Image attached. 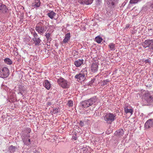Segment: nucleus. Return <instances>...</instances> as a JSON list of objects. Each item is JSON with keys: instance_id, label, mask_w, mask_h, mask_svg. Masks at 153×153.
Here are the masks:
<instances>
[{"instance_id": "obj_33", "label": "nucleus", "mask_w": 153, "mask_h": 153, "mask_svg": "<svg viewBox=\"0 0 153 153\" xmlns=\"http://www.w3.org/2000/svg\"><path fill=\"white\" fill-rule=\"evenodd\" d=\"M67 105L69 107H71L73 106V101L70 100L68 101V103Z\"/></svg>"}, {"instance_id": "obj_36", "label": "nucleus", "mask_w": 153, "mask_h": 153, "mask_svg": "<svg viewBox=\"0 0 153 153\" xmlns=\"http://www.w3.org/2000/svg\"><path fill=\"white\" fill-rule=\"evenodd\" d=\"M58 109L56 108L53 109V112L54 114L57 113L58 112Z\"/></svg>"}, {"instance_id": "obj_13", "label": "nucleus", "mask_w": 153, "mask_h": 153, "mask_svg": "<svg viewBox=\"0 0 153 153\" xmlns=\"http://www.w3.org/2000/svg\"><path fill=\"white\" fill-rule=\"evenodd\" d=\"M117 1V0H106V2L108 5V7L111 8L114 7L115 6V2Z\"/></svg>"}, {"instance_id": "obj_15", "label": "nucleus", "mask_w": 153, "mask_h": 153, "mask_svg": "<svg viewBox=\"0 0 153 153\" xmlns=\"http://www.w3.org/2000/svg\"><path fill=\"white\" fill-rule=\"evenodd\" d=\"M153 125V121L152 120L150 119L148 120L145 124V127L146 128H149L152 126Z\"/></svg>"}, {"instance_id": "obj_31", "label": "nucleus", "mask_w": 153, "mask_h": 153, "mask_svg": "<svg viewBox=\"0 0 153 153\" xmlns=\"http://www.w3.org/2000/svg\"><path fill=\"white\" fill-rule=\"evenodd\" d=\"M31 129L29 128H26L24 130V132L25 133H27V134H28L31 132Z\"/></svg>"}, {"instance_id": "obj_4", "label": "nucleus", "mask_w": 153, "mask_h": 153, "mask_svg": "<svg viewBox=\"0 0 153 153\" xmlns=\"http://www.w3.org/2000/svg\"><path fill=\"white\" fill-rule=\"evenodd\" d=\"M116 114L111 113L106 114L104 116V120L108 124H111L116 119Z\"/></svg>"}, {"instance_id": "obj_21", "label": "nucleus", "mask_w": 153, "mask_h": 153, "mask_svg": "<svg viewBox=\"0 0 153 153\" xmlns=\"http://www.w3.org/2000/svg\"><path fill=\"white\" fill-rule=\"evenodd\" d=\"M19 92L18 93V94H20L21 95H23V94L25 91V89L24 86H20L19 87Z\"/></svg>"}, {"instance_id": "obj_30", "label": "nucleus", "mask_w": 153, "mask_h": 153, "mask_svg": "<svg viewBox=\"0 0 153 153\" xmlns=\"http://www.w3.org/2000/svg\"><path fill=\"white\" fill-rule=\"evenodd\" d=\"M149 8L153 10V0L151 2H149L147 4Z\"/></svg>"}, {"instance_id": "obj_46", "label": "nucleus", "mask_w": 153, "mask_h": 153, "mask_svg": "<svg viewBox=\"0 0 153 153\" xmlns=\"http://www.w3.org/2000/svg\"><path fill=\"white\" fill-rule=\"evenodd\" d=\"M152 78H153V73H152Z\"/></svg>"}, {"instance_id": "obj_18", "label": "nucleus", "mask_w": 153, "mask_h": 153, "mask_svg": "<svg viewBox=\"0 0 153 153\" xmlns=\"http://www.w3.org/2000/svg\"><path fill=\"white\" fill-rule=\"evenodd\" d=\"M124 110L125 113L127 114L128 113H130L131 115L133 113V110L132 108H130L128 106H125L124 107Z\"/></svg>"}, {"instance_id": "obj_44", "label": "nucleus", "mask_w": 153, "mask_h": 153, "mask_svg": "<svg viewBox=\"0 0 153 153\" xmlns=\"http://www.w3.org/2000/svg\"><path fill=\"white\" fill-rule=\"evenodd\" d=\"M48 105H51V102H48Z\"/></svg>"}, {"instance_id": "obj_3", "label": "nucleus", "mask_w": 153, "mask_h": 153, "mask_svg": "<svg viewBox=\"0 0 153 153\" xmlns=\"http://www.w3.org/2000/svg\"><path fill=\"white\" fill-rule=\"evenodd\" d=\"M97 100L96 97H94L90 99L83 101L81 102V106L82 108H87L94 105Z\"/></svg>"}, {"instance_id": "obj_27", "label": "nucleus", "mask_w": 153, "mask_h": 153, "mask_svg": "<svg viewBox=\"0 0 153 153\" xmlns=\"http://www.w3.org/2000/svg\"><path fill=\"white\" fill-rule=\"evenodd\" d=\"M102 37L98 36L96 37L95 41L98 43H100L102 41Z\"/></svg>"}, {"instance_id": "obj_10", "label": "nucleus", "mask_w": 153, "mask_h": 153, "mask_svg": "<svg viewBox=\"0 0 153 153\" xmlns=\"http://www.w3.org/2000/svg\"><path fill=\"white\" fill-rule=\"evenodd\" d=\"M99 64L97 62H93L91 65V70L93 73H96L98 70V65Z\"/></svg>"}, {"instance_id": "obj_8", "label": "nucleus", "mask_w": 153, "mask_h": 153, "mask_svg": "<svg viewBox=\"0 0 153 153\" xmlns=\"http://www.w3.org/2000/svg\"><path fill=\"white\" fill-rule=\"evenodd\" d=\"M142 45L145 48L149 47L150 49L153 50V39L146 40L142 43Z\"/></svg>"}, {"instance_id": "obj_9", "label": "nucleus", "mask_w": 153, "mask_h": 153, "mask_svg": "<svg viewBox=\"0 0 153 153\" xmlns=\"http://www.w3.org/2000/svg\"><path fill=\"white\" fill-rule=\"evenodd\" d=\"M30 134H25L22 137V140L24 144L27 146H28L30 143V140L29 138L30 137Z\"/></svg>"}, {"instance_id": "obj_23", "label": "nucleus", "mask_w": 153, "mask_h": 153, "mask_svg": "<svg viewBox=\"0 0 153 153\" xmlns=\"http://www.w3.org/2000/svg\"><path fill=\"white\" fill-rule=\"evenodd\" d=\"M40 5V2L39 0H37L36 1L35 3H33L32 6L34 8H37L39 7Z\"/></svg>"}, {"instance_id": "obj_12", "label": "nucleus", "mask_w": 153, "mask_h": 153, "mask_svg": "<svg viewBox=\"0 0 153 153\" xmlns=\"http://www.w3.org/2000/svg\"><path fill=\"white\" fill-rule=\"evenodd\" d=\"M71 38V35L70 33H68L65 36V38L63 39L62 44V45H65L68 41L70 40Z\"/></svg>"}, {"instance_id": "obj_2", "label": "nucleus", "mask_w": 153, "mask_h": 153, "mask_svg": "<svg viewBox=\"0 0 153 153\" xmlns=\"http://www.w3.org/2000/svg\"><path fill=\"white\" fill-rule=\"evenodd\" d=\"M143 101L147 105H150L153 103V95L149 91L146 92L142 97Z\"/></svg>"}, {"instance_id": "obj_6", "label": "nucleus", "mask_w": 153, "mask_h": 153, "mask_svg": "<svg viewBox=\"0 0 153 153\" xmlns=\"http://www.w3.org/2000/svg\"><path fill=\"white\" fill-rule=\"evenodd\" d=\"M82 71L80 73L75 76V78L78 81H83L87 76V71L84 70Z\"/></svg>"}, {"instance_id": "obj_16", "label": "nucleus", "mask_w": 153, "mask_h": 153, "mask_svg": "<svg viewBox=\"0 0 153 153\" xmlns=\"http://www.w3.org/2000/svg\"><path fill=\"white\" fill-rule=\"evenodd\" d=\"M93 0H79V3L80 4L88 5L91 4Z\"/></svg>"}, {"instance_id": "obj_32", "label": "nucleus", "mask_w": 153, "mask_h": 153, "mask_svg": "<svg viewBox=\"0 0 153 153\" xmlns=\"http://www.w3.org/2000/svg\"><path fill=\"white\" fill-rule=\"evenodd\" d=\"M141 0H130V3L131 4H135L140 1Z\"/></svg>"}, {"instance_id": "obj_17", "label": "nucleus", "mask_w": 153, "mask_h": 153, "mask_svg": "<svg viewBox=\"0 0 153 153\" xmlns=\"http://www.w3.org/2000/svg\"><path fill=\"white\" fill-rule=\"evenodd\" d=\"M32 40L34 42V43L35 44V46H39L41 45V40L39 38H33Z\"/></svg>"}, {"instance_id": "obj_7", "label": "nucleus", "mask_w": 153, "mask_h": 153, "mask_svg": "<svg viewBox=\"0 0 153 153\" xmlns=\"http://www.w3.org/2000/svg\"><path fill=\"white\" fill-rule=\"evenodd\" d=\"M9 74V71L6 67L0 68V77L3 78H7Z\"/></svg>"}, {"instance_id": "obj_41", "label": "nucleus", "mask_w": 153, "mask_h": 153, "mask_svg": "<svg viewBox=\"0 0 153 153\" xmlns=\"http://www.w3.org/2000/svg\"><path fill=\"white\" fill-rule=\"evenodd\" d=\"M145 62L146 63H149V62H150V61L149 59H146V60H145Z\"/></svg>"}, {"instance_id": "obj_28", "label": "nucleus", "mask_w": 153, "mask_h": 153, "mask_svg": "<svg viewBox=\"0 0 153 153\" xmlns=\"http://www.w3.org/2000/svg\"><path fill=\"white\" fill-rule=\"evenodd\" d=\"M45 36L47 41H50L51 40V38L50 37V33H47V32L46 33Z\"/></svg>"}, {"instance_id": "obj_29", "label": "nucleus", "mask_w": 153, "mask_h": 153, "mask_svg": "<svg viewBox=\"0 0 153 153\" xmlns=\"http://www.w3.org/2000/svg\"><path fill=\"white\" fill-rule=\"evenodd\" d=\"M110 80L109 79H107L105 80H103L101 82V85H106L109 82Z\"/></svg>"}, {"instance_id": "obj_26", "label": "nucleus", "mask_w": 153, "mask_h": 153, "mask_svg": "<svg viewBox=\"0 0 153 153\" xmlns=\"http://www.w3.org/2000/svg\"><path fill=\"white\" fill-rule=\"evenodd\" d=\"M16 149L17 148L13 145L10 146L9 148V151L11 152H15Z\"/></svg>"}, {"instance_id": "obj_45", "label": "nucleus", "mask_w": 153, "mask_h": 153, "mask_svg": "<svg viewBox=\"0 0 153 153\" xmlns=\"http://www.w3.org/2000/svg\"><path fill=\"white\" fill-rule=\"evenodd\" d=\"M33 153H39L38 151L34 152Z\"/></svg>"}, {"instance_id": "obj_24", "label": "nucleus", "mask_w": 153, "mask_h": 153, "mask_svg": "<svg viewBox=\"0 0 153 153\" xmlns=\"http://www.w3.org/2000/svg\"><path fill=\"white\" fill-rule=\"evenodd\" d=\"M108 47L111 51H114L115 49V45L113 43H110L108 45Z\"/></svg>"}, {"instance_id": "obj_37", "label": "nucleus", "mask_w": 153, "mask_h": 153, "mask_svg": "<svg viewBox=\"0 0 153 153\" xmlns=\"http://www.w3.org/2000/svg\"><path fill=\"white\" fill-rule=\"evenodd\" d=\"M82 149V151H84L83 153H86V152L88 151V149L85 147H83Z\"/></svg>"}, {"instance_id": "obj_40", "label": "nucleus", "mask_w": 153, "mask_h": 153, "mask_svg": "<svg viewBox=\"0 0 153 153\" xmlns=\"http://www.w3.org/2000/svg\"><path fill=\"white\" fill-rule=\"evenodd\" d=\"M72 139L74 140H76L77 139V137L76 135L73 136H72Z\"/></svg>"}, {"instance_id": "obj_5", "label": "nucleus", "mask_w": 153, "mask_h": 153, "mask_svg": "<svg viewBox=\"0 0 153 153\" xmlns=\"http://www.w3.org/2000/svg\"><path fill=\"white\" fill-rule=\"evenodd\" d=\"M58 84L63 88H68L69 87V83L68 80L60 77L57 80Z\"/></svg>"}, {"instance_id": "obj_35", "label": "nucleus", "mask_w": 153, "mask_h": 153, "mask_svg": "<svg viewBox=\"0 0 153 153\" xmlns=\"http://www.w3.org/2000/svg\"><path fill=\"white\" fill-rule=\"evenodd\" d=\"M101 3V0H96V4L97 5H99Z\"/></svg>"}, {"instance_id": "obj_20", "label": "nucleus", "mask_w": 153, "mask_h": 153, "mask_svg": "<svg viewBox=\"0 0 153 153\" xmlns=\"http://www.w3.org/2000/svg\"><path fill=\"white\" fill-rule=\"evenodd\" d=\"M56 15V13L53 11H50L48 13V16L51 19H53Z\"/></svg>"}, {"instance_id": "obj_34", "label": "nucleus", "mask_w": 153, "mask_h": 153, "mask_svg": "<svg viewBox=\"0 0 153 153\" xmlns=\"http://www.w3.org/2000/svg\"><path fill=\"white\" fill-rule=\"evenodd\" d=\"M31 33L33 34V38H38V35L37 34L35 31H32Z\"/></svg>"}, {"instance_id": "obj_25", "label": "nucleus", "mask_w": 153, "mask_h": 153, "mask_svg": "<svg viewBox=\"0 0 153 153\" xmlns=\"http://www.w3.org/2000/svg\"><path fill=\"white\" fill-rule=\"evenodd\" d=\"M5 63L8 65H10L12 64V62L11 60L8 58H6L4 60Z\"/></svg>"}, {"instance_id": "obj_43", "label": "nucleus", "mask_w": 153, "mask_h": 153, "mask_svg": "<svg viewBox=\"0 0 153 153\" xmlns=\"http://www.w3.org/2000/svg\"><path fill=\"white\" fill-rule=\"evenodd\" d=\"M49 27L51 28V27L52 28H54V26L53 25H50L49 26Z\"/></svg>"}, {"instance_id": "obj_39", "label": "nucleus", "mask_w": 153, "mask_h": 153, "mask_svg": "<svg viewBox=\"0 0 153 153\" xmlns=\"http://www.w3.org/2000/svg\"><path fill=\"white\" fill-rule=\"evenodd\" d=\"M79 125L81 126L82 127L84 125V123L83 122L81 121L79 123Z\"/></svg>"}, {"instance_id": "obj_11", "label": "nucleus", "mask_w": 153, "mask_h": 153, "mask_svg": "<svg viewBox=\"0 0 153 153\" xmlns=\"http://www.w3.org/2000/svg\"><path fill=\"white\" fill-rule=\"evenodd\" d=\"M8 9L4 4L0 3V13H5L8 12Z\"/></svg>"}, {"instance_id": "obj_22", "label": "nucleus", "mask_w": 153, "mask_h": 153, "mask_svg": "<svg viewBox=\"0 0 153 153\" xmlns=\"http://www.w3.org/2000/svg\"><path fill=\"white\" fill-rule=\"evenodd\" d=\"M123 130L122 129H120L116 131L115 134H117L120 137L122 136L124 134Z\"/></svg>"}, {"instance_id": "obj_38", "label": "nucleus", "mask_w": 153, "mask_h": 153, "mask_svg": "<svg viewBox=\"0 0 153 153\" xmlns=\"http://www.w3.org/2000/svg\"><path fill=\"white\" fill-rule=\"evenodd\" d=\"M95 78H93L91 80L90 82V84H92L95 81Z\"/></svg>"}, {"instance_id": "obj_14", "label": "nucleus", "mask_w": 153, "mask_h": 153, "mask_svg": "<svg viewBox=\"0 0 153 153\" xmlns=\"http://www.w3.org/2000/svg\"><path fill=\"white\" fill-rule=\"evenodd\" d=\"M84 60L83 59H79L74 62V64L77 67H80L84 62Z\"/></svg>"}, {"instance_id": "obj_42", "label": "nucleus", "mask_w": 153, "mask_h": 153, "mask_svg": "<svg viewBox=\"0 0 153 153\" xmlns=\"http://www.w3.org/2000/svg\"><path fill=\"white\" fill-rule=\"evenodd\" d=\"M129 25L128 24H127L126 25V27L125 28V29H128L129 28Z\"/></svg>"}, {"instance_id": "obj_1", "label": "nucleus", "mask_w": 153, "mask_h": 153, "mask_svg": "<svg viewBox=\"0 0 153 153\" xmlns=\"http://www.w3.org/2000/svg\"><path fill=\"white\" fill-rule=\"evenodd\" d=\"M47 23L46 20H41L36 25L35 30L38 33L42 34L46 30L48 26L46 25Z\"/></svg>"}, {"instance_id": "obj_19", "label": "nucleus", "mask_w": 153, "mask_h": 153, "mask_svg": "<svg viewBox=\"0 0 153 153\" xmlns=\"http://www.w3.org/2000/svg\"><path fill=\"white\" fill-rule=\"evenodd\" d=\"M43 85L48 90H49L50 88L51 84L48 80H45L43 83Z\"/></svg>"}]
</instances>
